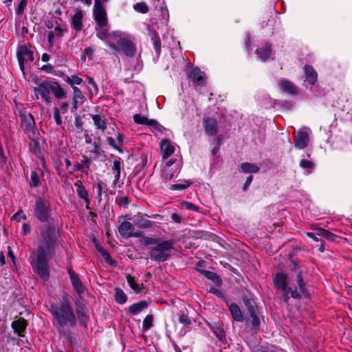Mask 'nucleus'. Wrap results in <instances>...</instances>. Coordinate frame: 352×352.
I'll return each instance as SVG.
<instances>
[{
    "mask_svg": "<svg viewBox=\"0 0 352 352\" xmlns=\"http://www.w3.org/2000/svg\"><path fill=\"white\" fill-rule=\"evenodd\" d=\"M40 234L36 250L30 256V263L36 274L43 280L49 278L48 261L55 254V248L60 238L59 229L48 223L39 228Z\"/></svg>",
    "mask_w": 352,
    "mask_h": 352,
    "instance_id": "1",
    "label": "nucleus"
},
{
    "mask_svg": "<svg viewBox=\"0 0 352 352\" xmlns=\"http://www.w3.org/2000/svg\"><path fill=\"white\" fill-rule=\"evenodd\" d=\"M53 317V323L59 332H62L65 327H74L77 320L72 305L66 297L59 304H52L50 309Z\"/></svg>",
    "mask_w": 352,
    "mask_h": 352,
    "instance_id": "2",
    "label": "nucleus"
},
{
    "mask_svg": "<svg viewBox=\"0 0 352 352\" xmlns=\"http://www.w3.org/2000/svg\"><path fill=\"white\" fill-rule=\"evenodd\" d=\"M51 93L58 99L66 98L65 91L59 83L54 80H43L38 83L37 87L34 88L36 99L38 100L40 96L42 100L47 104H50L52 102Z\"/></svg>",
    "mask_w": 352,
    "mask_h": 352,
    "instance_id": "3",
    "label": "nucleus"
},
{
    "mask_svg": "<svg viewBox=\"0 0 352 352\" xmlns=\"http://www.w3.org/2000/svg\"><path fill=\"white\" fill-rule=\"evenodd\" d=\"M175 241L174 239L160 240L152 248L149 253L150 258L154 261L164 262L171 256L170 251L174 248Z\"/></svg>",
    "mask_w": 352,
    "mask_h": 352,
    "instance_id": "4",
    "label": "nucleus"
},
{
    "mask_svg": "<svg viewBox=\"0 0 352 352\" xmlns=\"http://www.w3.org/2000/svg\"><path fill=\"white\" fill-rule=\"evenodd\" d=\"M52 210L50 201L44 197H37L34 206V216L40 222H49Z\"/></svg>",
    "mask_w": 352,
    "mask_h": 352,
    "instance_id": "5",
    "label": "nucleus"
},
{
    "mask_svg": "<svg viewBox=\"0 0 352 352\" xmlns=\"http://www.w3.org/2000/svg\"><path fill=\"white\" fill-rule=\"evenodd\" d=\"M19 116L21 128L24 130L28 137H33L34 133L37 132V131L32 115L26 111H20Z\"/></svg>",
    "mask_w": 352,
    "mask_h": 352,
    "instance_id": "6",
    "label": "nucleus"
},
{
    "mask_svg": "<svg viewBox=\"0 0 352 352\" xmlns=\"http://www.w3.org/2000/svg\"><path fill=\"white\" fill-rule=\"evenodd\" d=\"M16 57L20 69L23 75H25V63L28 60L30 62L34 60L33 51L28 45H23L19 46L16 50Z\"/></svg>",
    "mask_w": 352,
    "mask_h": 352,
    "instance_id": "7",
    "label": "nucleus"
},
{
    "mask_svg": "<svg viewBox=\"0 0 352 352\" xmlns=\"http://www.w3.org/2000/svg\"><path fill=\"white\" fill-rule=\"evenodd\" d=\"M120 234L125 238L129 239L131 237H139L141 236L142 232L135 231V227L133 223L129 221H123L118 228Z\"/></svg>",
    "mask_w": 352,
    "mask_h": 352,
    "instance_id": "8",
    "label": "nucleus"
},
{
    "mask_svg": "<svg viewBox=\"0 0 352 352\" xmlns=\"http://www.w3.org/2000/svg\"><path fill=\"white\" fill-rule=\"evenodd\" d=\"M119 50L124 53L126 56L132 57L135 55L136 49L134 43L127 38H120L118 42Z\"/></svg>",
    "mask_w": 352,
    "mask_h": 352,
    "instance_id": "9",
    "label": "nucleus"
},
{
    "mask_svg": "<svg viewBox=\"0 0 352 352\" xmlns=\"http://www.w3.org/2000/svg\"><path fill=\"white\" fill-rule=\"evenodd\" d=\"M84 12L80 8H77L74 10V14L71 16V25L75 32H80L83 28Z\"/></svg>",
    "mask_w": 352,
    "mask_h": 352,
    "instance_id": "10",
    "label": "nucleus"
},
{
    "mask_svg": "<svg viewBox=\"0 0 352 352\" xmlns=\"http://www.w3.org/2000/svg\"><path fill=\"white\" fill-rule=\"evenodd\" d=\"M93 16L96 23H107V14L103 4L94 3Z\"/></svg>",
    "mask_w": 352,
    "mask_h": 352,
    "instance_id": "11",
    "label": "nucleus"
},
{
    "mask_svg": "<svg viewBox=\"0 0 352 352\" xmlns=\"http://www.w3.org/2000/svg\"><path fill=\"white\" fill-rule=\"evenodd\" d=\"M30 139L29 149L30 151L34 153L37 157L41 158L43 153L41 152L40 146V135L37 132L34 133L33 137H28Z\"/></svg>",
    "mask_w": 352,
    "mask_h": 352,
    "instance_id": "12",
    "label": "nucleus"
},
{
    "mask_svg": "<svg viewBox=\"0 0 352 352\" xmlns=\"http://www.w3.org/2000/svg\"><path fill=\"white\" fill-rule=\"evenodd\" d=\"M203 126L208 135L212 136L217 133L218 123L215 118L210 117L204 118Z\"/></svg>",
    "mask_w": 352,
    "mask_h": 352,
    "instance_id": "13",
    "label": "nucleus"
},
{
    "mask_svg": "<svg viewBox=\"0 0 352 352\" xmlns=\"http://www.w3.org/2000/svg\"><path fill=\"white\" fill-rule=\"evenodd\" d=\"M309 142L308 133L304 129H300L297 132L295 137L294 146L298 149H303Z\"/></svg>",
    "mask_w": 352,
    "mask_h": 352,
    "instance_id": "14",
    "label": "nucleus"
},
{
    "mask_svg": "<svg viewBox=\"0 0 352 352\" xmlns=\"http://www.w3.org/2000/svg\"><path fill=\"white\" fill-rule=\"evenodd\" d=\"M278 85L280 89L288 94L290 95H298V88L289 80L287 79L282 78L278 81Z\"/></svg>",
    "mask_w": 352,
    "mask_h": 352,
    "instance_id": "15",
    "label": "nucleus"
},
{
    "mask_svg": "<svg viewBox=\"0 0 352 352\" xmlns=\"http://www.w3.org/2000/svg\"><path fill=\"white\" fill-rule=\"evenodd\" d=\"M274 283L276 288L281 289L283 292H286L287 289L289 288L287 287L288 276L285 273H277L274 278Z\"/></svg>",
    "mask_w": 352,
    "mask_h": 352,
    "instance_id": "16",
    "label": "nucleus"
},
{
    "mask_svg": "<svg viewBox=\"0 0 352 352\" xmlns=\"http://www.w3.org/2000/svg\"><path fill=\"white\" fill-rule=\"evenodd\" d=\"M68 273L69 274V278L75 291L78 294H82L85 291V286L82 281L80 280L78 274L72 269L68 270Z\"/></svg>",
    "mask_w": 352,
    "mask_h": 352,
    "instance_id": "17",
    "label": "nucleus"
},
{
    "mask_svg": "<svg viewBox=\"0 0 352 352\" xmlns=\"http://www.w3.org/2000/svg\"><path fill=\"white\" fill-rule=\"evenodd\" d=\"M188 78L198 85L202 86L204 85V73L199 68H192L189 71Z\"/></svg>",
    "mask_w": 352,
    "mask_h": 352,
    "instance_id": "18",
    "label": "nucleus"
},
{
    "mask_svg": "<svg viewBox=\"0 0 352 352\" xmlns=\"http://www.w3.org/2000/svg\"><path fill=\"white\" fill-rule=\"evenodd\" d=\"M74 186L76 188V193L78 196L83 199L86 204L87 208H89V205L90 204V200L89 199V194L87 190H86L85 186L82 184V182L78 180Z\"/></svg>",
    "mask_w": 352,
    "mask_h": 352,
    "instance_id": "19",
    "label": "nucleus"
},
{
    "mask_svg": "<svg viewBox=\"0 0 352 352\" xmlns=\"http://www.w3.org/2000/svg\"><path fill=\"white\" fill-rule=\"evenodd\" d=\"M27 325V321L22 318H20L12 322V328L19 336H23V332L25 331Z\"/></svg>",
    "mask_w": 352,
    "mask_h": 352,
    "instance_id": "20",
    "label": "nucleus"
},
{
    "mask_svg": "<svg viewBox=\"0 0 352 352\" xmlns=\"http://www.w3.org/2000/svg\"><path fill=\"white\" fill-rule=\"evenodd\" d=\"M161 151L163 158H168L175 151V147L171 144L168 139H163L161 142Z\"/></svg>",
    "mask_w": 352,
    "mask_h": 352,
    "instance_id": "21",
    "label": "nucleus"
},
{
    "mask_svg": "<svg viewBox=\"0 0 352 352\" xmlns=\"http://www.w3.org/2000/svg\"><path fill=\"white\" fill-rule=\"evenodd\" d=\"M305 81L311 85H314L317 81L318 75L314 67L311 65H305Z\"/></svg>",
    "mask_w": 352,
    "mask_h": 352,
    "instance_id": "22",
    "label": "nucleus"
},
{
    "mask_svg": "<svg viewBox=\"0 0 352 352\" xmlns=\"http://www.w3.org/2000/svg\"><path fill=\"white\" fill-rule=\"evenodd\" d=\"M96 31V36L101 40L109 36V25L107 23H96L95 27Z\"/></svg>",
    "mask_w": 352,
    "mask_h": 352,
    "instance_id": "23",
    "label": "nucleus"
},
{
    "mask_svg": "<svg viewBox=\"0 0 352 352\" xmlns=\"http://www.w3.org/2000/svg\"><path fill=\"white\" fill-rule=\"evenodd\" d=\"M91 164V160L88 158L87 156L83 155L82 160L74 165L75 170L81 171L88 174Z\"/></svg>",
    "mask_w": 352,
    "mask_h": 352,
    "instance_id": "24",
    "label": "nucleus"
},
{
    "mask_svg": "<svg viewBox=\"0 0 352 352\" xmlns=\"http://www.w3.org/2000/svg\"><path fill=\"white\" fill-rule=\"evenodd\" d=\"M94 188L97 192L96 199L98 201L102 200V195L108 190L107 185L100 179H97L94 184Z\"/></svg>",
    "mask_w": 352,
    "mask_h": 352,
    "instance_id": "25",
    "label": "nucleus"
},
{
    "mask_svg": "<svg viewBox=\"0 0 352 352\" xmlns=\"http://www.w3.org/2000/svg\"><path fill=\"white\" fill-rule=\"evenodd\" d=\"M198 272L203 274L208 279L212 280L215 285L218 286L221 285V280L216 273L205 270H198Z\"/></svg>",
    "mask_w": 352,
    "mask_h": 352,
    "instance_id": "26",
    "label": "nucleus"
},
{
    "mask_svg": "<svg viewBox=\"0 0 352 352\" xmlns=\"http://www.w3.org/2000/svg\"><path fill=\"white\" fill-rule=\"evenodd\" d=\"M271 46L268 44L264 45L263 47L256 50V54L261 60H266L271 54Z\"/></svg>",
    "mask_w": 352,
    "mask_h": 352,
    "instance_id": "27",
    "label": "nucleus"
},
{
    "mask_svg": "<svg viewBox=\"0 0 352 352\" xmlns=\"http://www.w3.org/2000/svg\"><path fill=\"white\" fill-rule=\"evenodd\" d=\"M148 307V302L145 300L134 303L129 307V311L133 315H137L146 309Z\"/></svg>",
    "mask_w": 352,
    "mask_h": 352,
    "instance_id": "28",
    "label": "nucleus"
},
{
    "mask_svg": "<svg viewBox=\"0 0 352 352\" xmlns=\"http://www.w3.org/2000/svg\"><path fill=\"white\" fill-rule=\"evenodd\" d=\"M92 120L94 122L95 126L100 129L102 131H104L107 129V120L104 116L100 115H94Z\"/></svg>",
    "mask_w": 352,
    "mask_h": 352,
    "instance_id": "29",
    "label": "nucleus"
},
{
    "mask_svg": "<svg viewBox=\"0 0 352 352\" xmlns=\"http://www.w3.org/2000/svg\"><path fill=\"white\" fill-rule=\"evenodd\" d=\"M241 170L244 173H256L260 170V168L255 164L243 162L241 164Z\"/></svg>",
    "mask_w": 352,
    "mask_h": 352,
    "instance_id": "30",
    "label": "nucleus"
},
{
    "mask_svg": "<svg viewBox=\"0 0 352 352\" xmlns=\"http://www.w3.org/2000/svg\"><path fill=\"white\" fill-rule=\"evenodd\" d=\"M230 311L231 312L233 319L236 321L241 322L243 320V315L239 307L236 304H231L230 306Z\"/></svg>",
    "mask_w": 352,
    "mask_h": 352,
    "instance_id": "31",
    "label": "nucleus"
},
{
    "mask_svg": "<svg viewBox=\"0 0 352 352\" xmlns=\"http://www.w3.org/2000/svg\"><path fill=\"white\" fill-rule=\"evenodd\" d=\"M88 85L91 86V87H88L89 90V98L91 100L94 96L96 95L98 93V87L95 82L94 79L92 77H87Z\"/></svg>",
    "mask_w": 352,
    "mask_h": 352,
    "instance_id": "32",
    "label": "nucleus"
},
{
    "mask_svg": "<svg viewBox=\"0 0 352 352\" xmlns=\"http://www.w3.org/2000/svg\"><path fill=\"white\" fill-rule=\"evenodd\" d=\"M300 167L306 171V174L309 175L311 173L314 168V163L310 160H302L300 162Z\"/></svg>",
    "mask_w": 352,
    "mask_h": 352,
    "instance_id": "33",
    "label": "nucleus"
},
{
    "mask_svg": "<svg viewBox=\"0 0 352 352\" xmlns=\"http://www.w3.org/2000/svg\"><path fill=\"white\" fill-rule=\"evenodd\" d=\"M113 170L114 173L113 184L116 185L120 179L121 173V163L120 160H115L113 162Z\"/></svg>",
    "mask_w": 352,
    "mask_h": 352,
    "instance_id": "34",
    "label": "nucleus"
},
{
    "mask_svg": "<svg viewBox=\"0 0 352 352\" xmlns=\"http://www.w3.org/2000/svg\"><path fill=\"white\" fill-rule=\"evenodd\" d=\"M297 283L300 292L305 296H307L309 293L305 287V283L302 278V272L300 271L297 274Z\"/></svg>",
    "mask_w": 352,
    "mask_h": 352,
    "instance_id": "35",
    "label": "nucleus"
},
{
    "mask_svg": "<svg viewBox=\"0 0 352 352\" xmlns=\"http://www.w3.org/2000/svg\"><path fill=\"white\" fill-rule=\"evenodd\" d=\"M135 225L140 228H149L153 226V222L143 218L142 217H138L135 221Z\"/></svg>",
    "mask_w": 352,
    "mask_h": 352,
    "instance_id": "36",
    "label": "nucleus"
},
{
    "mask_svg": "<svg viewBox=\"0 0 352 352\" xmlns=\"http://www.w3.org/2000/svg\"><path fill=\"white\" fill-rule=\"evenodd\" d=\"M115 299L118 303L124 304L126 302L127 296L121 289L116 288Z\"/></svg>",
    "mask_w": 352,
    "mask_h": 352,
    "instance_id": "37",
    "label": "nucleus"
},
{
    "mask_svg": "<svg viewBox=\"0 0 352 352\" xmlns=\"http://www.w3.org/2000/svg\"><path fill=\"white\" fill-rule=\"evenodd\" d=\"M128 284L129 285L130 287L133 289L136 293H139L141 292L142 289V285L138 284L135 282L134 277L131 276V275H128L126 276Z\"/></svg>",
    "mask_w": 352,
    "mask_h": 352,
    "instance_id": "38",
    "label": "nucleus"
},
{
    "mask_svg": "<svg viewBox=\"0 0 352 352\" xmlns=\"http://www.w3.org/2000/svg\"><path fill=\"white\" fill-rule=\"evenodd\" d=\"M72 100H76L82 104L85 100V97L81 90L77 87H73V98Z\"/></svg>",
    "mask_w": 352,
    "mask_h": 352,
    "instance_id": "39",
    "label": "nucleus"
},
{
    "mask_svg": "<svg viewBox=\"0 0 352 352\" xmlns=\"http://www.w3.org/2000/svg\"><path fill=\"white\" fill-rule=\"evenodd\" d=\"M192 182L190 180H185L182 183L173 184L170 186V189L172 190H182L188 188Z\"/></svg>",
    "mask_w": 352,
    "mask_h": 352,
    "instance_id": "40",
    "label": "nucleus"
},
{
    "mask_svg": "<svg viewBox=\"0 0 352 352\" xmlns=\"http://www.w3.org/2000/svg\"><path fill=\"white\" fill-rule=\"evenodd\" d=\"M151 41L156 53L160 55L161 51V41L155 32H153Z\"/></svg>",
    "mask_w": 352,
    "mask_h": 352,
    "instance_id": "41",
    "label": "nucleus"
},
{
    "mask_svg": "<svg viewBox=\"0 0 352 352\" xmlns=\"http://www.w3.org/2000/svg\"><path fill=\"white\" fill-rule=\"evenodd\" d=\"M148 126L151 128L152 132H158L162 133L165 129L163 126L153 119L150 120Z\"/></svg>",
    "mask_w": 352,
    "mask_h": 352,
    "instance_id": "42",
    "label": "nucleus"
},
{
    "mask_svg": "<svg viewBox=\"0 0 352 352\" xmlns=\"http://www.w3.org/2000/svg\"><path fill=\"white\" fill-rule=\"evenodd\" d=\"M151 119H148L146 116H142L141 114H135L133 116V120L136 124H144L148 126L149 122Z\"/></svg>",
    "mask_w": 352,
    "mask_h": 352,
    "instance_id": "43",
    "label": "nucleus"
},
{
    "mask_svg": "<svg viewBox=\"0 0 352 352\" xmlns=\"http://www.w3.org/2000/svg\"><path fill=\"white\" fill-rule=\"evenodd\" d=\"M153 316L151 314L147 315L143 320L142 329L144 331H148L153 326Z\"/></svg>",
    "mask_w": 352,
    "mask_h": 352,
    "instance_id": "44",
    "label": "nucleus"
},
{
    "mask_svg": "<svg viewBox=\"0 0 352 352\" xmlns=\"http://www.w3.org/2000/svg\"><path fill=\"white\" fill-rule=\"evenodd\" d=\"M289 293H290L291 296L295 299H299L300 298V294L297 292V290L293 289L292 288L287 289L286 292H284V300L287 302L289 299Z\"/></svg>",
    "mask_w": 352,
    "mask_h": 352,
    "instance_id": "45",
    "label": "nucleus"
},
{
    "mask_svg": "<svg viewBox=\"0 0 352 352\" xmlns=\"http://www.w3.org/2000/svg\"><path fill=\"white\" fill-rule=\"evenodd\" d=\"M174 175L175 172L173 170V168H169V167H165L164 168L162 177L166 182L171 180L174 177Z\"/></svg>",
    "mask_w": 352,
    "mask_h": 352,
    "instance_id": "46",
    "label": "nucleus"
},
{
    "mask_svg": "<svg viewBox=\"0 0 352 352\" xmlns=\"http://www.w3.org/2000/svg\"><path fill=\"white\" fill-rule=\"evenodd\" d=\"M133 8L135 11L145 14L148 11V6L144 2L137 3L133 6Z\"/></svg>",
    "mask_w": 352,
    "mask_h": 352,
    "instance_id": "47",
    "label": "nucleus"
},
{
    "mask_svg": "<svg viewBox=\"0 0 352 352\" xmlns=\"http://www.w3.org/2000/svg\"><path fill=\"white\" fill-rule=\"evenodd\" d=\"M40 184V179L38 173L36 171L31 172V180L30 182V185L31 187H37Z\"/></svg>",
    "mask_w": 352,
    "mask_h": 352,
    "instance_id": "48",
    "label": "nucleus"
},
{
    "mask_svg": "<svg viewBox=\"0 0 352 352\" xmlns=\"http://www.w3.org/2000/svg\"><path fill=\"white\" fill-rule=\"evenodd\" d=\"M67 82L73 87L74 85H80L82 82V79L76 75H72L68 77Z\"/></svg>",
    "mask_w": 352,
    "mask_h": 352,
    "instance_id": "49",
    "label": "nucleus"
},
{
    "mask_svg": "<svg viewBox=\"0 0 352 352\" xmlns=\"http://www.w3.org/2000/svg\"><path fill=\"white\" fill-rule=\"evenodd\" d=\"M50 14L53 18L60 21L62 15V9L60 6H54V9L50 12Z\"/></svg>",
    "mask_w": 352,
    "mask_h": 352,
    "instance_id": "50",
    "label": "nucleus"
},
{
    "mask_svg": "<svg viewBox=\"0 0 352 352\" xmlns=\"http://www.w3.org/2000/svg\"><path fill=\"white\" fill-rule=\"evenodd\" d=\"M60 113H60V111L58 110L57 107H54L53 109V117H54L56 124L58 126H61L63 124V121H62V118L60 116Z\"/></svg>",
    "mask_w": 352,
    "mask_h": 352,
    "instance_id": "51",
    "label": "nucleus"
},
{
    "mask_svg": "<svg viewBox=\"0 0 352 352\" xmlns=\"http://www.w3.org/2000/svg\"><path fill=\"white\" fill-rule=\"evenodd\" d=\"M116 202L120 206L126 207L129 204V199L126 196H120L116 197Z\"/></svg>",
    "mask_w": 352,
    "mask_h": 352,
    "instance_id": "52",
    "label": "nucleus"
},
{
    "mask_svg": "<svg viewBox=\"0 0 352 352\" xmlns=\"http://www.w3.org/2000/svg\"><path fill=\"white\" fill-rule=\"evenodd\" d=\"M159 241H160V239L152 238V237H149V236H144L142 238V243L145 245H156V243H157Z\"/></svg>",
    "mask_w": 352,
    "mask_h": 352,
    "instance_id": "53",
    "label": "nucleus"
},
{
    "mask_svg": "<svg viewBox=\"0 0 352 352\" xmlns=\"http://www.w3.org/2000/svg\"><path fill=\"white\" fill-rule=\"evenodd\" d=\"M179 323H181L185 326H188L191 324V320L184 313H182L180 314V316L179 317Z\"/></svg>",
    "mask_w": 352,
    "mask_h": 352,
    "instance_id": "54",
    "label": "nucleus"
},
{
    "mask_svg": "<svg viewBox=\"0 0 352 352\" xmlns=\"http://www.w3.org/2000/svg\"><path fill=\"white\" fill-rule=\"evenodd\" d=\"M182 206L185 207L186 209L189 210H193L197 212L199 210V208L197 206L189 201H183Z\"/></svg>",
    "mask_w": 352,
    "mask_h": 352,
    "instance_id": "55",
    "label": "nucleus"
},
{
    "mask_svg": "<svg viewBox=\"0 0 352 352\" xmlns=\"http://www.w3.org/2000/svg\"><path fill=\"white\" fill-rule=\"evenodd\" d=\"M320 234L324 236L326 239L330 241H333L335 238L337 237L336 235L332 234L329 231L324 230V229H320Z\"/></svg>",
    "mask_w": 352,
    "mask_h": 352,
    "instance_id": "56",
    "label": "nucleus"
},
{
    "mask_svg": "<svg viewBox=\"0 0 352 352\" xmlns=\"http://www.w3.org/2000/svg\"><path fill=\"white\" fill-rule=\"evenodd\" d=\"M28 0H20L18 7L16 10V13L17 14H21L23 12L25 8L27 6Z\"/></svg>",
    "mask_w": 352,
    "mask_h": 352,
    "instance_id": "57",
    "label": "nucleus"
},
{
    "mask_svg": "<svg viewBox=\"0 0 352 352\" xmlns=\"http://www.w3.org/2000/svg\"><path fill=\"white\" fill-rule=\"evenodd\" d=\"M56 37H60L63 35L64 32H65V30L60 25V24H58L53 31H52Z\"/></svg>",
    "mask_w": 352,
    "mask_h": 352,
    "instance_id": "58",
    "label": "nucleus"
},
{
    "mask_svg": "<svg viewBox=\"0 0 352 352\" xmlns=\"http://www.w3.org/2000/svg\"><path fill=\"white\" fill-rule=\"evenodd\" d=\"M12 219H16L18 221H21V219L25 220L27 219L26 215L23 212L22 210H19L15 213L12 217Z\"/></svg>",
    "mask_w": 352,
    "mask_h": 352,
    "instance_id": "59",
    "label": "nucleus"
},
{
    "mask_svg": "<svg viewBox=\"0 0 352 352\" xmlns=\"http://www.w3.org/2000/svg\"><path fill=\"white\" fill-rule=\"evenodd\" d=\"M102 256L107 263L111 265H115V261L112 260L110 254L107 251L102 252Z\"/></svg>",
    "mask_w": 352,
    "mask_h": 352,
    "instance_id": "60",
    "label": "nucleus"
},
{
    "mask_svg": "<svg viewBox=\"0 0 352 352\" xmlns=\"http://www.w3.org/2000/svg\"><path fill=\"white\" fill-rule=\"evenodd\" d=\"M107 142L111 146H112L113 148H114L115 149H116L119 151H121L119 146L118 145V144L116 142V141L114 140V139L112 137H107Z\"/></svg>",
    "mask_w": 352,
    "mask_h": 352,
    "instance_id": "61",
    "label": "nucleus"
},
{
    "mask_svg": "<svg viewBox=\"0 0 352 352\" xmlns=\"http://www.w3.org/2000/svg\"><path fill=\"white\" fill-rule=\"evenodd\" d=\"M58 108V110L60 111V113L64 114V113H66L68 111V108H69V105L67 102H61L60 104H59V107H57Z\"/></svg>",
    "mask_w": 352,
    "mask_h": 352,
    "instance_id": "62",
    "label": "nucleus"
},
{
    "mask_svg": "<svg viewBox=\"0 0 352 352\" xmlns=\"http://www.w3.org/2000/svg\"><path fill=\"white\" fill-rule=\"evenodd\" d=\"M250 316L252 318V324H253V325H254V326L258 325V324H259V319L256 316V313L254 311V309H250Z\"/></svg>",
    "mask_w": 352,
    "mask_h": 352,
    "instance_id": "63",
    "label": "nucleus"
},
{
    "mask_svg": "<svg viewBox=\"0 0 352 352\" xmlns=\"http://www.w3.org/2000/svg\"><path fill=\"white\" fill-rule=\"evenodd\" d=\"M41 69L42 71H44V72L48 73V74H52L53 72V71H54V67H53V66L52 65L47 64V65H45L42 66L41 67Z\"/></svg>",
    "mask_w": 352,
    "mask_h": 352,
    "instance_id": "64",
    "label": "nucleus"
}]
</instances>
